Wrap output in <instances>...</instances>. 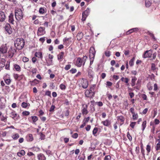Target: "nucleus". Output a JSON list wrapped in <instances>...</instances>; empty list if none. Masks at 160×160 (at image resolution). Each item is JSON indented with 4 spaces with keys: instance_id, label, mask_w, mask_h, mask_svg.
Wrapping results in <instances>:
<instances>
[{
    "instance_id": "1",
    "label": "nucleus",
    "mask_w": 160,
    "mask_h": 160,
    "mask_svg": "<svg viewBox=\"0 0 160 160\" xmlns=\"http://www.w3.org/2000/svg\"><path fill=\"white\" fill-rule=\"evenodd\" d=\"M25 43L23 39L18 38L14 41V44L16 49L20 50L24 47Z\"/></svg>"
},
{
    "instance_id": "2",
    "label": "nucleus",
    "mask_w": 160,
    "mask_h": 160,
    "mask_svg": "<svg viewBox=\"0 0 160 160\" xmlns=\"http://www.w3.org/2000/svg\"><path fill=\"white\" fill-rule=\"evenodd\" d=\"M15 16L16 19L19 21L23 18L22 12V10L20 8H17L15 10Z\"/></svg>"
},
{
    "instance_id": "3",
    "label": "nucleus",
    "mask_w": 160,
    "mask_h": 160,
    "mask_svg": "<svg viewBox=\"0 0 160 160\" xmlns=\"http://www.w3.org/2000/svg\"><path fill=\"white\" fill-rule=\"evenodd\" d=\"M5 32V33H8V35L12 34V28L9 24H7L4 27Z\"/></svg>"
},
{
    "instance_id": "4",
    "label": "nucleus",
    "mask_w": 160,
    "mask_h": 160,
    "mask_svg": "<svg viewBox=\"0 0 160 160\" xmlns=\"http://www.w3.org/2000/svg\"><path fill=\"white\" fill-rule=\"evenodd\" d=\"M10 117L15 120H17L20 118V116L18 115L15 111H13L10 113Z\"/></svg>"
},
{
    "instance_id": "5",
    "label": "nucleus",
    "mask_w": 160,
    "mask_h": 160,
    "mask_svg": "<svg viewBox=\"0 0 160 160\" xmlns=\"http://www.w3.org/2000/svg\"><path fill=\"white\" fill-rule=\"evenodd\" d=\"M45 28L40 27H39L38 30L37 34L38 36H41L45 33Z\"/></svg>"
},
{
    "instance_id": "6",
    "label": "nucleus",
    "mask_w": 160,
    "mask_h": 160,
    "mask_svg": "<svg viewBox=\"0 0 160 160\" xmlns=\"http://www.w3.org/2000/svg\"><path fill=\"white\" fill-rule=\"evenodd\" d=\"M16 52V49H13L12 47H11L8 52L9 57L10 58H12L13 56L14 53Z\"/></svg>"
},
{
    "instance_id": "7",
    "label": "nucleus",
    "mask_w": 160,
    "mask_h": 160,
    "mask_svg": "<svg viewBox=\"0 0 160 160\" xmlns=\"http://www.w3.org/2000/svg\"><path fill=\"white\" fill-rule=\"evenodd\" d=\"M152 50H147L146 51L143 55V57L144 58H146L151 57L152 54Z\"/></svg>"
},
{
    "instance_id": "8",
    "label": "nucleus",
    "mask_w": 160,
    "mask_h": 160,
    "mask_svg": "<svg viewBox=\"0 0 160 160\" xmlns=\"http://www.w3.org/2000/svg\"><path fill=\"white\" fill-rule=\"evenodd\" d=\"M7 49L6 44H3L0 48V52L2 53H5L7 52Z\"/></svg>"
},
{
    "instance_id": "9",
    "label": "nucleus",
    "mask_w": 160,
    "mask_h": 160,
    "mask_svg": "<svg viewBox=\"0 0 160 160\" xmlns=\"http://www.w3.org/2000/svg\"><path fill=\"white\" fill-rule=\"evenodd\" d=\"M83 109L82 110V114L84 115H87L88 113V111L87 110L88 105L86 104L82 105Z\"/></svg>"
},
{
    "instance_id": "10",
    "label": "nucleus",
    "mask_w": 160,
    "mask_h": 160,
    "mask_svg": "<svg viewBox=\"0 0 160 160\" xmlns=\"http://www.w3.org/2000/svg\"><path fill=\"white\" fill-rule=\"evenodd\" d=\"M82 86L83 88L84 89L86 88L88 86V80L86 79L82 78Z\"/></svg>"
},
{
    "instance_id": "11",
    "label": "nucleus",
    "mask_w": 160,
    "mask_h": 160,
    "mask_svg": "<svg viewBox=\"0 0 160 160\" xmlns=\"http://www.w3.org/2000/svg\"><path fill=\"white\" fill-rule=\"evenodd\" d=\"M6 19V16L4 12H0V22H3Z\"/></svg>"
},
{
    "instance_id": "12",
    "label": "nucleus",
    "mask_w": 160,
    "mask_h": 160,
    "mask_svg": "<svg viewBox=\"0 0 160 160\" xmlns=\"http://www.w3.org/2000/svg\"><path fill=\"white\" fill-rule=\"evenodd\" d=\"M83 62L82 59L80 58H78L76 61V65L78 67H80L82 65V63Z\"/></svg>"
},
{
    "instance_id": "13",
    "label": "nucleus",
    "mask_w": 160,
    "mask_h": 160,
    "mask_svg": "<svg viewBox=\"0 0 160 160\" xmlns=\"http://www.w3.org/2000/svg\"><path fill=\"white\" fill-rule=\"evenodd\" d=\"M26 140L28 142H31L33 140L32 135L31 134H29L27 135L26 137Z\"/></svg>"
},
{
    "instance_id": "14",
    "label": "nucleus",
    "mask_w": 160,
    "mask_h": 160,
    "mask_svg": "<svg viewBox=\"0 0 160 160\" xmlns=\"http://www.w3.org/2000/svg\"><path fill=\"white\" fill-rule=\"evenodd\" d=\"M31 119L32 120V121L31 122L35 124V122L38 121V118L36 116H31L28 118V119L30 121V119Z\"/></svg>"
},
{
    "instance_id": "15",
    "label": "nucleus",
    "mask_w": 160,
    "mask_h": 160,
    "mask_svg": "<svg viewBox=\"0 0 160 160\" xmlns=\"http://www.w3.org/2000/svg\"><path fill=\"white\" fill-rule=\"evenodd\" d=\"M102 123L105 126L109 127V125L111 124L110 122L107 119L104 121L102 122Z\"/></svg>"
},
{
    "instance_id": "16",
    "label": "nucleus",
    "mask_w": 160,
    "mask_h": 160,
    "mask_svg": "<svg viewBox=\"0 0 160 160\" xmlns=\"http://www.w3.org/2000/svg\"><path fill=\"white\" fill-rule=\"evenodd\" d=\"M138 30V28H134L131 29L128 31L127 32L126 34L127 35H128L130 34L131 33H132L133 32L137 31Z\"/></svg>"
},
{
    "instance_id": "17",
    "label": "nucleus",
    "mask_w": 160,
    "mask_h": 160,
    "mask_svg": "<svg viewBox=\"0 0 160 160\" xmlns=\"http://www.w3.org/2000/svg\"><path fill=\"white\" fill-rule=\"evenodd\" d=\"M90 12V9L89 8H88L85 11L82 12V14L83 15V16L84 15L88 17L89 15Z\"/></svg>"
},
{
    "instance_id": "18",
    "label": "nucleus",
    "mask_w": 160,
    "mask_h": 160,
    "mask_svg": "<svg viewBox=\"0 0 160 160\" xmlns=\"http://www.w3.org/2000/svg\"><path fill=\"white\" fill-rule=\"evenodd\" d=\"M8 21L11 23L13 24V15L12 13H11L9 16Z\"/></svg>"
},
{
    "instance_id": "19",
    "label": "nucleus",
    "mask_w": 160,
    "mask_h": 160,
    "mask_svg": "<svg viewBox=\"0 0 160 160\" xmlns=\"http://www.w3.org/2000/svg\"><path fill=\"white\" fill-rule=\"evenodd\" d=\"M83 34L82 32H79L76 36L77 39L78 40H80L83 37Z\"/></svg>"
},
{
    "instance_id": "20",
    "label": "nucleus",
    "mask_w": 160,
    "mask_h": 160,
    "mask_svg": "<svg viewBox=\"0 0 160 160\" xmlns=\"http://www.w3.org/2000/svg\"><path fill=\"white\" fill-rule=\"evenodd\" d=\"M38 158L39 160H45L46 158L45 156L42 153L38 154Z\"/></svg>"
},
{
    "instance_id": "21",
    "label": "nucleus",
    "mask_w": 160,
    "mask_h": 160,
    "mask_svg": "<svg viewBox=\"0 0 160 160\" xmlns=\"http://www.w3.org/2000/svg\"><path fill=\"white\" fill-rule=\"evenodd\" d=\"M35 56L41 59L42 58V52H36L35 53Z\"/></svg>"
},
{
    "instance_id": "22",
    "label": "nucleus",
    "mask_w": 160,
    "mask_h": 160,
    "mask_svg": "<svg viewBox=\"0 0 160 160\" xmlns=\"http://www.w3.org/2000/svg\"><path fill=\"white\" fill-rule=\"evenodd\" d=\"M88 74L90 78H93L94 76V72L91 69L88 70Z\"/></svg>"
},
{
    "instance_id": "23",
    "label": "nucleus",
    "mask_w": 160,
    "mask_h": 160,
    "mask_svg": "<svg viewBox=\"0 0 160 160\" xmlns=\"http://www.w3.org/2000/svg\"><path fill=\"white\" fill-rule=\"evenodd\" d=\"M64 52H61L57 56L58 59L59 60L62 59L64 56Z\"/></svg>"
},
{
    "instance_id": "24",
    "label": "nucleus",
    "mask_w": 160,
    "mask_h": 160,
    "mask_svg": "<svg viewBox=\"0 0 160 160\" xmlns=\"http://www.w3.org/2000/svg\"><path fill=\"white\" fill-rule=\"evenodd\" d=\"M13 66L16 71L18 72H20L21 71V68L19 65L17 64H15Z\"/></svg>"
},
{
    "instance_id": "25",
    "label": "nucleus",
    "mask_w": 160,
    "mask_h": 160,
    "mask_svg": "<svg viewBox=\"0 0 160 160\" xmlns=\"http://www.w3.org/2000/svg\"><path fill=\"white\" fill-rule=\"evenodd\" d=\"M121 80L123 82H124L125 83H126L128 85H129V84L128 83L129 81V79L128 78H124V77H122L121 78Z\"/></svg>"
},
{
    "instance_id": "26",
    "label": "nucleus",
    "mask_w": 160,
    "mask_h": 160,
    "mask_svg": "<svg viewBox=\"0 0 160 160\" xmlns=\"http://www.w3.org/2000/svg\"><path fill=\"white\" fill-rule=\"evenodd\" d=\"M25 152L23 150H21L20 152L17 153V154L19 157H21L22 156L24 155L25 154Z\"/></svg>"
},
{
    "instance_id": "27",
    "label": "nucleus",
    "mask_w": 160,
    "mask_h": 160,
    "mask_svg": "<svg viewBox=\"0 0 160 160\" xmlns=\"http://www.w3.org/2000/svg\"><path fill=\"white\" fill-rule=\"evenodd\" d=\"M117 118L118 120H120L121 122H123L122 124L123 123L125 120V118L123 116H118Z\"/></svg>"
},
{
    "instance_id": "28",
    "label": "nucleus",
    "mask_w": 160,
    "mask_h": 160,
    "mask_svg": "<svg viewBox=\"0 0 160 160\" xmlns=\"http://www.w3.org/2000/svg\"><path fill=\"white\" fill-rule=\"evenodd\" d=\"M151 70L153 71H156L158 70V68L156 67L155 64L154 63H152Z\"/></svg>"
},
{
    "instance_id": "29",
    "label": "nucleus",
    "mask_w": 160,
    "mask_h": 160,
    "mask_svg": "<svg viewBox=\"0 0 160 160\" xmlns=\"http://www.w3.org/2000/svg\"><path fill=\"white\" fill-rule=\"evenodd\" d=\"M135 57H133L130 61L129 64L131 66H132L134 65V61L135 60Z\"/></svg>"
},
{
    "instance_id": "30",
    "label": "nucleus",
    "mask_w": 160,
    "mask_h": 160,
    "mask_svg": "<svg viewBox=\"0 0 160 160\" xmlns=\"http://www.w3.org/2000/svg\"><path fill=\"white\" fill-rule=\"evenodd\" d=\"M29 105V106L30 104L29 103H28L26 102H23L21 104V106L24 108H27V106H28V105Z\"/></svg>"
},
{
    "instance_id": "31",
    "label": "nucleus",
    "mask_w": 160,
    "mask_h": 160,
    "mask_svg": "<svg viewBox=\"0 0 160 160\" xmlns=\"http://www.w3.org/2000/svg\"><path fill=\"white\" fill-rule=\"evenodd\" d=\"M151 5V2L148 0H146L145 1V5L146 7H149Z\"/></svg>"
},
{
    "instance_id": "32",
    "label": "nucleus",
    "mask_w": 160,
    "mask_h": 160,
    "mask_svg": "<svg viewBox=\"0 0 160 160\" xmlns=\"http://www.w3.org/2000/svg\"><path fill=\"white\" fill-rule=\"evenodd\" d=\"M1 120L4 122H6L7 121V118L8 117L7 116L4 117L2 115L0 117Z\"/></svg>"
},
{
    "instance_id": "33",
    "label": "nucleus",
    "mask_w": 160,
    "mask_h": 160,
    "mask_svg": "<svg viewBox=\"0 0 160 160\" xmlns=\"http://www.w3.org/2000/svg\"><path fill=\"white\" fill-rule=\"evenodd\" d=\"M146 123L147 122L146 121H144L142 123V131H143L144 130L146 127Z\"/></svg>"
},
{
    "instance_id": "34",
    "label": "nucleus",
    "mask_w": 160,
    "mask_h": 160,
    "mask_svg": "<svg viewBox=\"0 0 160 160\" xmlns=\"http://www.w3.org/2000/svg\"><path fill=\"white\" fill-rule=\"evenodd\" d=\"M96 53L95 48L93 47H91L89 50V53Z\"/></svg>"
},
{
    "instance_id": "35",
    "label": "nucleus",
    "mask_w": 160,
    "mask_h": 160,
    "mask_svg": "<svg viewBox=\"0 0 160 160\" xmlns=\"http://www.w3.org/2000/svg\"><path fill=\"white\" fill-rule=\"evenodd\" d=\"M19 135L18 133H16L12 135V138L14 140H16L19 138Z\"/></svg>"
},
{
    "instance_id": "36",
    "label": "nucleus",
    "mask_w": 160,
    "mask_h": 160,
    "mask_svg": "<svg viewBox=\"0 0 160 160\" xmlns=\"http://www.w3.org/2000/svg\"><path fill=\"white\" fill-rule=\"evenodd\" d=\"M10 62L9 61H8L7 62L5 66V68L6 69L9 70H10Z\"/></svg>"
},
{
    "instance_id": "37",
    "label": "nucleus",
    "mask_w": 160,
    "mask_h": 160,
    "mask_svg": "<svg viewBox=\"0 0 160 160\" xmlns=\"http://www.w3.org/2000/svg\"><path fill=\"white\" fill-rule=\"evenodd\" d=\"M105 55L106 57H109L111 55V52L108 50H107L105 52Z\"/></svg>"
},
{
    "instance_id": "38",
    "label": "nucleus",
    "mask_w": 160,
    "mask_h": 160,
    "mask_svg": "<svg viewBox=\"0 0 160 160\" xmlns=\"http://www.w3.org/2000/svg\"><path fill=\"white\" fill-rule=\"evenodd\" d=\"M5 60L4 58H2L0 60V63L2 64V67H4L5 65Z\"/></svg>"
},
{
    "instance_id": "39",
    "label": "nucleus",
    "mask_w": 160,
    "mask_h": 160,
    "mask_svg": "<svg viewBox=\"0 0 160 160\" xmlns=\"http://www.w3.org/2000/svg\"><path fill=\"white\" fill-rule=\"evenodd\" d=\"M148 35L152 38L153 39L154 41H155L156 40V38L155 37L153 34L150 32H148Z\"/></svg>"
},
{
    "instance_id": "40",
    "label": "nucleus",
    "mask_w": 160,
    "mask_h": 160,
    "mask_svg": "<svg viewBox=\"0 0 160 160\" xmlns=\"http://www.w3.org/2000/svg\"><path fill=\"white\" fill-rule=\"evenodd\" d=\"M90 91L88 90L85 92V95L86 97H90Z\"/></svg>"
},
{
    "instance_id": "41",
    "label": "nucleus",
    "mask_w": 160,
    "mask_h": 160,
    "mask_svg": "<svg viewBox=\"0 0 160 160\" xmlns=\"http://www.w3.org/2000/svg\"><path fill=\"white\" fill-rule=\"evenodd\" d=\"M60 88L62 90H64L66 88V86L63 84H61L59 86Z\"/></svg>"
},
{
    "instance_id": "42",
    "label": "nucleus",
    "mask_w": 160,
    "mask_h": 160,
    "mask_svg": "<svg viewBox=\"0 0 160 160\" xmlns=\"http://www.w3.org/2000/svg\"><path fill=\"white\" fill-rule=\"evenodd\" d=\"M30 112L28 111H25L22 112V114L23 116H27L30 114Z\"/></svg>"
},
{
    "instance_id": "43",
    "label": "nucleus",
    "mask_w": 160,
    "mask_h": 160,
    "mask_svg": "<svg viewBox=\"0 0 160 160\" xmlns=\"http://www.w3.org/2000/svg\"><path fill=\"white\" fill-rule=\"evenodd\" d=\"M98 131V128L95 127L94 128V129H93V130L92 131V133H93V134L94 136H95V134Z\"/></svg>"
},
{
    "instance_id": "44",
    "label": "nucleus",
    "mask_w": 160,
    "mask_h": 160,
    "mask_svg": "<svg viewBox=\"0 0 160 160\" xmlns=\"http://www.w3.org/2000/svg\"><path fill=\"white\" fill-rule=\"evenodd\" d=\"M95 53H90L89 57L90 59L93 60L95 55Z\"/></svg>"
},
{
    "instance_id": "45",
    "label": "nucleus",
    "mask_w": 160,
    "mask_h": 160,
    "mask_svg": "<svg viewBox=\"0 0 160 160\" xmlns=\"http://www.w3.org/2000/svg\"><path fill=\"white\" fill-rule=\"evenodd\" d=\"M137 80V78L135 77H132L131 80L132 83H135L136 81Z\"/></svg>"
},
{
    "instance_id": "46",
    "label": "nucleus",
    "mask_w": 160,
    "mask_h": 160,
    "mask_svg": "<svg viewBox=\"0 0 160 160\" xmlns=\"http://www.w3.org/2000/svg\"><path fill=\"white\" fill-rule=\"evenodd\" d=\"M141 153H142V154L143 158H145V154L144 153L145 151L142 146L141 147Z\"/></svg>"
},
{
    "instance_id": "47",
    "label": "nucleus",
    "mask_w": 160,
    "mask_h": 160,
    "mask_svg": "<svg viewBox=\"0 0 160 160\" xmlns=\"http://www.w3.org/2000/svg\"><path fill=\"white\" fill-rule=\"evenodd\" d=\"M138 117V114H135V113L132 114V117L134 120H136Z\"/></svg>"
},
{
    "instance_id": "48",
    "label": "nucleus",
    "mask_w": 160,
    "mask_h": 160,
    "mask_svg": "<svg viewBox=\"0 0 160 160\" xmlns=\"http://www.w3.org/2000/svg\"><path fill=\"white\" fill-rule=\"evenodd\" d=\"M146 150L148 153H149L150 152L151 147L149 144L147 145V146Z\"/></svg>"
},
{
    "instance_id": "49",
    "label": "nucleus",
    "mask_w": 160,
    "mask_h": 160,
    "mask_svg": "<svg viewBox=\"0 0 160 160\" xmlns=\"http://www.w3.org/2000/svg\"><path fill=\"white\" fill-rule=\"evenodd\" d=\"M90 120V117H88L87 118H85L83 121V122H84L86 123L88 122Z\"/></svg>"
},
{
    "instance_id": "50",
    "label": "nucleus",
    "mask_w": 160,
    "mask_h": 160,
    "mask_svg": "<svg viewBox=\"0 0 160 160\" xmlns=\"http://www.w3.org/2000/svg\"><path fill=\"white\" fill-rule=\"evenodd\" d=\"M44 11L45 10L43 8H41L39 9V12L40 14H43L44 12Z\"/></svg>"
},
{
    "instance_id": "51",
    "label": "nucleus",
    "mask_w": 160,
    "mask_h": 160,
    "mask_svg": "<svg viewBox=\"0 0 160 160\" xmlns=\"http://www.w3.org/2000/svg\"><path fill=\"white\" fill-rule=\"evenodd\" d=\"M5 104L4 103L1 102L0 103V108L3 109L5 108Z\"/></svg>"
},
{
    "instance_id": "52",
    "label": "nucleus",
    "mask_w": 160,
    "mask_h": 160,
    "mask_svg": "<svg viewBox=\"0 0 160 160\" xmlns=\"http://www.w3.org/2000/svg\"><path fill=\"white\" fill-rule=\"evenodd\" d=\"M4 80L5 82L8 85H9L11 82V80L10 79H7Z\"/></svg>"
},
{
    "instance_id": "53",
    "label": "nucleus",
    "mask_w": 160,
    "mask_h": 160,
    "mask_svg": "<svg viewBox=\"0 0 160 160\" xmlns=\"http://www.w3.org/2000/svg\"><path fill=\"white\" fill-rule=\"evenodd\" d=\"M71 38V37L69 38H64L63 40V41L64 43H66L67 41H68L69 40H70Z\"/></svg>"
},
{
    "instance_id": "54",
    "label": "nucleus",
    "mask_w": 160,
    "mask_h": 160,
    "mask_svg": "<svg viewBox=\"0 0 160 160\" xmlns=\"http://www.w3.org/2000/svg\"><path fill=\"white\" fill-rule=\"evenodd\" d=\"M69 71L72 73L73 74L77 72V70L76 69L72 68Z\"/></svg>"
},
{
    "instance_id": "55",
    "label": "nucleus",
    "mask_w": 160,
    "mask_h": 160,
    "mask_svg": "<svg viewBox=\"0 0 160 160\" xmlns=\"http://www.w3.org/2000/svg\"><path fill=\"white\" fill-rule=\"evenodd\" d=\"M127 137L129 141H131L132 140V137L128 132L127 133Z\"/></svg>"
},
{
    "instance_id": "56",
    "label": "nucleus",
    "mask_w": 160,
    "mask_h": 160,
    "mask_svg": "<svg viewBox=\"0 0 160 160\" xmlns=\"http://www.w3.org/2000/svg\"><path fill=\"white\" fill-rule=\"evenodd\" d=\"M71 67V65L70 64H68L66 65L64 69L66 70H69Z\"/></svg>"
},
{
    "instance_id": "57",
    "label": "nucleus",
    "mask_w": 160,
    "mask_h": 160,
    "mask_svg": "<svg viewBox=\"0 0 160 160\" xmlns=\"http://www.w3.org/2000/svg\"><path fill=\"white\" fill-rule=\"evenodd\" d=\"M141 81L139 79L138 80L137 82L136 85L137 86L136 87V88L138 89V87L140 86L139 84L141 83Z\"/></svg>"
},
{
    "instance_id": "58",
    "label": "nucleus",
    "mask_w": 160,
    "mask_h": 160,
    "mask_svg": "<svg viewBox=\"0 0 160 160\" xmlns=\"http://www.w3.org/2000/svg\"><path fill=\"white\" fill-rule=\"evenodd\" d=\"M136 124V122H132L130 123V126L132 128H133Z\"/></svg>"
},
{
    "instance_id": "59",
    "label": "nucleus",
    "mask_w": 160,
    "mask_h": 160,
    "mask_svg": "<svg viewBox=\"0 0 160 160\" xmlns=\"http://www.w3.org/2000/svg\"><path fill=\"white\" fill-rule=\"evenodd\" d=\"M22 61L24 62H27L29 61V59L26 57H24L22 58Z\"/></svg>"
},
{
    "instance_id": "60",
    "label": "nucleus",
    "mask_w": 160,
    "mask_h": 160,
    "mask_svg": "<svg viewBox=\"0 0 160 160\" xmlns=\"http://www.w3.org/2000/svg\"><path fill=\"white\" fill-rule=\"evenodd\" d=\"M55 108V106L53 105H52L49 111L50 112H52L53 111Z\"/></svg>"
},
{
    "instance_id": "61",
    "label": "nucleus",
    "mask_w": 160,
    "mask_h": 160,
    "mask_svg": "<svg viewBox=\"0 0 160 160\" xmlns=\"http://www.w3.org/2000/svg\"><path fill=\"white\" fill-rule=\"evenodd\" d=\"M111 157L110 155H107L105 156L104 160H111Z\"/></svg>"
},
{
    "instance_id": "62",
    "label": "nucleus",
    "mask_w": 160,
    "mask_h": 160,
    "mask_svg": "<svg viewBox=\"0 0 160 160\" xmlns=\"http://www.w3.org/2000/svg\"><path fill=\"white\" fill-rule=\"evenodd\" d=\"M96 103H97L99 107L102 106L103 105L102 102L101 101L97 102Z\"/></svg>"
},
{
    "instance_id": "63",
    "label": "nucleus",
    "mask_w": 160,
    "mask_h": 160,
    "mask_svg": "<svg viewBox=\"0 0 160 160\" xmlns=\"http://www.w3.org/2000/svg\"><path fill=\"white\" fill-rule=\"evenodd\" d=\"M87 58V57L86 56H84L83 58L82 59V62H83V65H84L85 63L86 60Z\"/></svg>"
},
{
    "instance_id": "64",
    "label": "nucleus",
    "mask_w": 160,
    "mask_h": 160,
    "mask_svg": "<svg viewBox=\"0 0 160 160\" xmlns=\"http://www.w3.org/2000/svg\"><path fill=\"white\" fill-rule=\"evenodd\" d=\"M78 136V134L77 133H74L72 136V137L74 138H77Z\"/></svg>"
}]
</instances>
